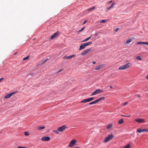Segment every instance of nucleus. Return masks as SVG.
<instances>
[{
	"mask_svg": "<svg viewBox=\"0 0 148 148\" xmlns=\"http://www.w3.org/2000/svg\"><path fill=\"white\" fill-rule=\"evenodd\" d=\"M92 36V35H91L88 38H86V39L88 41V40H89V39H90L91 37Z\"/></svg>",
	"mask_w": 148,
	"mask_h": 148,
	"instance_id": "obj_33",
	"label": "nucleus"
},
{
	"mask_svg": "<svg viewBox=\"0 0 148 148\" xmlns=\"http://www.w3.org/2000/svg\"><path fill=\"white\" fill-rule=\"evenodd\" d=\"M15 93V92H12L10 93L7 94L5 97L4 98L7 99L11 97Z\"/></svg>",
	"mask_w": 148,
	"mask_h": 148,
	"instance_id": "obj_10",
	"label": "nucleus"
},
{
	"mask_svg": "<svg viewBox=\"0 0 148 148\" xmlns=\"http://www.w3.org/2000/svg\"><path fill=\"white\" fill-rule=\"evenodd\" d=\"M119 29V28H116L115 30V32H116Z\"/></svg>",
	"mask_w": 148,
	"mask_h": 148,
	"instance_id": "obj_39",
	"label": "nucleus"
},
{
	"mask_svg": "<svg viewBox=\"0 0 148 148\" xmlns=\"http://www.w3.org/2000/svg\"><path fill=\"white\" fill-rule=\"evenodd\" d=\"M53 132L56 134H58L59 133L58 132V130H54L53 131Z\"/></svg>",
	"mask_w": 148,
	"mask_h": 148,
	"instance_id": "obj_28",
	"label": "nucleus"
},
{
	"mask_svg": "<svg viewBox=\"0 0 148 148\" xmlns=\"http://www.w3.org/2000/svg\"><path fill=\"white\" fill-rule=\"evenodd\" d=\"M148 132V129H143V132Z\"/></svg>",
	"mask_w": 148,
	"mask_h": 148,
	"instance_id": "obj_32",
	"label": "nucleus"
},
{
	"mask_svg": "<svg viewBox=\"0 0 148 148\" xmlns=\"http://www.w3.org/2000/svg\"><path fill=\"white\" fill-rule=\"evenodd\" d=\"M75 54H73L72 55L69 56H64L63 58V59L68 60L70 59H71L74 57H75Z\"/></svg>",
	"mask_w": 148,
	"mask_h": 148,
	"instance_id": "obj_9",
	"label": "nucleus"
},
{
	"mask_svg": "<svg viewBox=\"0 0 148 148\" xmlns=\"http://www.w3.org/2000/svg\"><path fill=\"white\" fill-rule=\"evenodd\" d=\"M136 44H144V42H137Z\"/></svg>",
	"mask_w": 148,
	"mask_h": 148,
	"instance_id": "obj_26",
	"label": "nucleus"
},
{
	"mask_svg": "<svg viewBox=\"0 0 148 148\" xmlns=\"http://www.w3.org/2000/svg\"><path fill=\"white\" fill-rule=\"evenodd\" d=\"M17 148H27L25 147H23L22 146H19L17 147Z\"/></svg>",
	"mask_w": 148,
	"mask_h": 148,
	"instance_id": "obj_38",
	"label": "nucleus"
},
{
	"mask_svg": "<svg viewBox=\"0 0 148 148\" xmlns=\"http://www.w3.org/2000/svg\"><path fill=\"white\" fill-rule=\"evenodd\" d=\"M86 99H84L83 100H82L81 101V103H86V102H87V101H86Z\"/></svg>",
	"mask_w": 148,
	"mask_h": 148,
	"instance_id": "obj_29",
	"label": "nucleus"
},
{
	"mask_svg": "<svg viewBox=\"0 0 148 148\" xmlns=\"http://www.w3.org/2000/svg\"><path fill=\"white\" fill-rule=\"evenodd\" d=\"M106 21V20H102L101 22L100 23H104Z\"/></svg>",
	"mask_w": 148,
	"mask_h": 148,
	"instance_id": "obj_34",
	"label": "nucleus"
},
{
	"mask_svg": "<svg viewBox=\"0 0 148 148\" xmlns=\"http://www.w3.org/2000/svg\"><path fill=\"white\" fill-rule=\"evenodd\" d=\"M112 1H111L109 2V3H112Z\"/></svg>",
	"mask_w": 148,
	"mask_h": 148,
	"instance_id": "obj_52",
	"label": "nucleus"
},
{
	"mask_svg": "<svg viewBox=\"0 0 148 148\" xmlns=\"http://www.w3.org/2000/svg\"><path fill=\"white\" fill-rule=\"evenodd\" d=\"M145 78L147 79H148V75H147L145 77Z\"/></svg>",
	"mask_w": 148,
	"mask_h": 148,
	"instance_id": "obj_47",
	"label": "nucleus"
},
{
	"mask_svg": "<svg viewBox=\"0 0 148 148\" xmlns=\"http://www.w3.org/2000/svg\"><path fill=\"white\" fill-rule=\"evenodd\" d=\"M136 96H137L138 97H140V96L139 95L137 94L136 95Z\"/></svg>",
	"mask_w": 148,
	"mask_h": 148,
	"instance_id": "obj_46",
	"label": "nucleus"
},
{
	"mask_svg": "<svg viewBox=\"0 0 148 148\" xmlns=\"http://www.w3.org/2000/svg\"><path fill=\"white\" fill-rule=\"evenodd\" d=\"M84 43L86 47L88 45H91V44H92V42H87L86 43Z\"/></svg>",
	"mask_w": 148,
	"mask_h": 148,
	"instance_id": "obj_20",
	"label": "nucleus"
},
{
	"mask_svg": "<svg viewBox=\"0 0 148 148\" xmlns=\"http://www.w3.org/2000/svg\"><path fill=\"white\" fill-rule=\"evenodd\" d=\"M88 40H87L86 39H85L83 40H82V42H86V41H87Z\"/></svg>",
	"mask_w": 148,
	"mask_h": 148,
	"instance_id": "obj_40",
	"label": "nucleus"
},
{
	"mask_svg": "<svg viewBox=\"0 0 148 148\" xmlns=\"http://www.w3.org/2000/svg\"><path fill=\"white\" fill-rule=\"evenodd\" d=\"M86 101H87V102H90V101L89 98L86 99Z\"/></svg>",
	"mask_w": 148,
	"mask_h": 148,
	"instance_id": "obj_36",
	"label": "nucleus"
},
{
	"mask_svg": "<svg viewBox=\"0 0 148 148\" xmlns=\"http://www.w3.org/2000/svg\"><path fill=\"white\" fill-rule=\"evenodd\" d=\"M66 128V126L65 125H64L61 127H58L57 128V130L58 132H62Z\"/></svg>",
	"mask_w": 148,
	"mask_h": 148,
	"instance_id": "obj_4",
	"label": "nucleus"
},
{
	"mask_svg": "<svg viewBox=\"0 0 148 148\" xmlns=\"http://www.w3.org/2000/svg\"><path fill=\"white\" fill-rule=\"evenodd\" d=\"M3 79V78H2L1 79H0V82H1V81Z\"/></svg>",
	"mask_w": 148,
	"mask_h": 148,
	"instance_id": "obj_49",
	"label": "nucleus"
},
{
	"mask_svg": "<svg viewBox=\"0 0 148 148\" xmlns=\"http://www.w3.org/2000/svg\"><path fill=\"white\" fill-rule=\"evenodd\" d=\"M92 49L91 48H90L88 49H86L82 53L81 55L83 56H85L90 51L92 50Z\"/></svg>",
	"mask_w": 148,
	"mask_h": 148,
	"instance_id": "obj_5",
	"label": "nucleus"
},
{
	"mask_svg": "<svg viewBox=\"0 0 148 148\" xmlns=\"http://www.w3.org/2000/svg\"><path fill=\"white\" fill-rule=\"evenodd\" d=\"M104 99H105V97H101L97 99L96 100H97V102H98L101 101L103 100Z\"/></svg>",
	"mask_w": 148,
	"mask_h": 148,
	"instance_id": "obj_16",
	"label": "nucleus"
},
{
	"mask_svg": "<svg viewBox=\"0 0 148 148\" xmlns=\"http://www.w3.org/2000/svg\"><path fill=\"white\" fill-rule=\"evenodd\" d=\"M103 66V64H101L97 66L95 68V70H98L102 68Z\"/></svg>",
	"mask_w": 148,
	"mask_h": 148,
	"instance_id": "obj_12",
	"label": "nucleus"
},
{
	"mask_svg": "<svg viewBox=\"0 0 148 148\" xmlns=\"http://www.w3.org/2000/svg\"><path fill=\"white\" fill-rule=\"evenodd\" d=\"M92 63L94 64H95L96 63V62L95 61H93L92 62Z\"/></svg>",
	"mask_w": 148,
	"mask_h": 148,
	"instance_id": "obj_50",
	"label": "nucleus"
},
{
	"mask_svg": "<svg viewBox=\"0 0 148 148\" xmlns=\"http://www.w3.org/2000/svg\"><path fill=\"white\" fill-rule=\"evenodd\" d=\"M113 137L114 136L112 135H109L108 137L105 138L103 142L104 143H106L112 139Z\"/></svg>",
	"mask_w": 148,
	"mask_h": 148,
	"instance_id": "obj_2",
	"label": "nucleus"
},
{
	"mask_svg": "<svg viewBox=\"0 0 148 148\" xmlns=\"http://www.w3.org/2000/svg\"><path fill=\"white\" fill-rule=\"evenodd\" d=\"M121 116H125V117H129L130 116H125V115H121Z\"/></svg>",
	"mask_w": 148,
	"mask_h": 148,
	"instance_id": "obj_44",
	"label": "nucleus"
},
{
	"mask_svg": "<svg viewBox=\"0 0 148 148\" xmlns=\"http://www.w3.org/2000/svg\"><path fill=\"white\" fill-rule=\"evenodd\" d=\"M128 102H126L125 103H124L123 105H122V106H125L126 105H127V104H128Z\"/></svg>",
	"mask_w": 148,
	"mask_h": 148,
	"instance_id": "obj_37",
	"label": "nucleus"
},
{
	"mask_svg": "<svg viewBox=\"0 0 148 148\" xmlns=\"http://www.w3.org/2000/svg\"><path fill=\"white\" fill-rule=\"evenodd\" d=\"M47 60V59H46V60H42V63H44L45 62H46V61Z\"/></svg>",
	"mask_w": 148,
	"mask_h": 148,
	"instance_id": "obj_35",
	"label": "nucleus"
},
{
	"mask_svg": "<svg viewBox=\"0 0 148 148\" xmlns=\"http://www.w3.org/2000/svg\"><path fill=\"white\" fill-rule=\"evenodd\" d=\"M89 98L90 99V101H92V100H93L94 99V98L93 97H91V98Z\"/></svg>",
	"mask_w": 148,
	"mask_h": 148,
	"instance_id": "obj_41",
	"label": "nucleus"
},
{
	"mask_svg": "<svg viewBox=\"0 0 148 148\" xmlns=\"http://www.w3.org/2000/svg\"><path fill=\"white\" fill-rule=\"evenodd\" d=\"M132 66V64L130 62H129L125 65L120 67L118 69L119 70H124Z\"/></svg>",
	"mask_w": 148,
	"mask_h": 148,
	"instance_id": "obj_1",
	"label": "nucleus"
},
{
	"mask_svg": "<svg viewBox=\"0 0 148 148\" xmlns=\"http://www.w3.org/2000/svg\"><path fill=\"white\" fill-rule=\"evenodd\" d=\"M16 53H15L14 54V55H15L16 54Z\"/></svg>",
	"mask_w": 148,
	"mask_h": 148,
	"instance_id": "obj_53",
	"label": "nucleus"
},
{
	"mask_svg": "<svg viewBox=\"0 0 148 148\" xmlns=\"http://www.w3.org/2000/svg\"><path fill=\"white\" fill-rule=\"evenodd\" d=\"M95 8V7H93L92 8L88 9L87 10L88 12H90L92 10H94Z\"/></svg>",
	"mask_w": 148,
	"mask_h": 148,
	"instance_id": "obj_24",
	"label": "nucleus"
},
{
	"mask_svg": "<svg viewBox=\"0 0 148 148\" xmlns=\"http://www.w3.org/2000/svg\"><path fill=\"white\" fill-rule=\"evenodd\" d=\"M97 100H96L94 101H93L92 102L90 103H89V105H91V104H95V103H97Z\"/></svg>",
	"mask_w": 148,
	"mask_h": 148,
	"instance_id": "obj_23",
	"label": "nucleus"
},
{
	"mask_svg": "<svg viewBox=\"0 0 148 148\" xmlns=\"http://www.w3.org/2000/svg\"><path fill=\"white\" fill-rule=\"evenodd\" d=\"M63 70V69H61L59 70V71L58 72V73H59L60 72H61V71Z\"/></svg>",
	"mask_w": 148,
	"mask_h": 148,
	"instance_id": "obj_45",
	"label": "nucleus"
},
{
	"mask_svg": "<svg viewBox=\"0 0 148 148\" xmlns=\"http://www.w3.org/2000/svg\"><path fill=\"white\" fill-rule=\"evenodd\" d=\"M85 28V27H84L83 28H82L81 30H79L78 32H81Z\"/></svg>",
	"mask_w": 148,
	"mask_h": 148,
	"instance_id": "obj_31",
	"label": "nucleus"
},
{
	"mask_svg": "<svg viewBox=\"0 0 148 148\" xmlns=\"http://www.w3.org/2000/svg\"><path fill=\"white\" fill-rule=\"evenodd\" d=\"M131 145L130 144H127V145L123 147V148H130Z\"/></svg>",
	"mask_w": 148,
	"mask_h": 148,
	"instance_id": "obj_21",
	"label": "nucleus"
},
{
	"mask_svg": "<svg viewBox=\"0 0 148 148\" xmlns=\"http://www.w3.org/2000/svg\"><path fill=\"white\" fill-rule=\"evenodd\" d=\"M76 143V141L75 139L72 140L69 144V147H71L73 146Z\"/></svg>",
	"mask_w": 148,
	"mask_h": 148,
	"instance_id": "obj_6",
	"label": "nucleus"
},
{
	"mask_svg": "<svg viewBox=\"0 0 148 148\" xmlns=\"http://www.w3.org/2000/svg\"><path fill=\"white\" fill-rule=\"evenodd\" d=\"M135 59L138 60H141L142 58L140 56H137L135 58Z\"/></svg>",
	"mask_w": 148,
	"mask_h": 148,
	"instance_id": "obj_19",
	"label": "nucleus"
},
{
	"mask_svg": "<svg viewBox=\"0 0 148 148\" xmlns=\"http://www.w3.org/2000/svg\"><path fill=\"white\" fill-rule=\"evenodd\" d=\"M103 92V90L99 89H98L95 90L94 92L92 93L91 96H93L99 93H102Z\"/></svg>",
	"mask_w": 148,
	"mask_h": 148,
	"instance_id": "obj_3",
	"label": "nucleus"
},
{
	"mask_svg": "<svg viewBox=\"0 0 148 148\" xmlns=\"http://www.w3.org/2000/svg\"><path fill=\"white\" fill-rule=\"evenodd\" d=\"M133 40V38H131L128 39L126 42V43L127 44H129Z\"/></svg>",
	"mask_w": 148,
	"mask_h": 148,
	"instance_id": "obj_17",
	"label": "nucleus"
},
{
	"mask_svg": "<svg viewBox=\"0 0 148 148\" xmlns=\"http://www.w3.org/2000/svg\"><path fill=\"white\" fill-rule=\"evenodd\" d=\"M50 140V137L49 136H44L41 138V140L43 141H47Z\"/></svg>",
	"mask_w": 148,
	"mask_h": 148,
	"instance_id": "obj_11",
	"label": "nucleus"
},
{
	"mask_svg": "<svg viewBox=\"0 0 148 148\" xmlns=\"http://www.w3.org/2000/svg\"><path fill=\"white\" fill-rule=\"evenodd\" d=\"M112 124H110L108 125L107 127V128L108 129H109L112 126Z\"/></svg>",
	"mask_w": 148,
	"mask_h": 148,
	"instance_id": "obj_25",
	"label": "nucleus"
},
{
	"mask_svg": "<svg viewBox=\"0 0 148 148\" xmlns=\"http://www.w3.org/2000/svg\"><path fill=\"white\" fill-rule=\"evenodd\" d=\"M144 45H148V42H144Z\"/></svg>",
	"mask_w": 148,
	"mask_h": 148,
	"instance_id": "obj_42",
	"label": "nucleus"
},
{
	"mask_svg": "<svg viewBox=\"0 0 148 148\" xmlns=\"http://www.w3.org/2000/svg\"><path fill=\"white\" fill-rule=\"evenodd\" d=\"M134 121L138 123H143L145 122V120L144 119L140 118L136 119Z\"/></svg>",
	"mask_w": 148,
	"mask_h": 148,
	"instance_id": "obj_8",
	"label": "nucleus"
},
{
	"mask_svg": "<svg viewBox=\"0 0 148 148\" xmlns=\"http://www.w3.org/2000/svg\"><path fill=\"white\" fill-rule=\"evenodd\" d=\"M95 36L96 37H97V36L98 35V33H96L95 34Z\"/></svg>",
	"mask_w": 148,
	"mask_h": 148,
	"instance_id": "obj_48",
	"label": "nucleus"
},
{
	"mask_svg": "<svg viewBox=\"0 0 148 148\" xmlns=\"http://www.w3.org/2000/svg\"><path fill=\"white\" fill-rule=\"evenodd\" d=\"M136 132H138L139 133H140L141 132H143V129H138L137 130Z\"/></svg>",
	"mask_w": 148,
	"mask_h": 148,
	"instance_id": "obj_18",
	"label": "nucleus"
},
{
	"mask_svg": "<svg viewBox=\"0 0 148 148\" xmlns=\"http://www.w3.org/2000/svg\"><path fill=\"white\" fill-rule=\"evenodd\" d=\"M115 4V3H112V4L109 7H108L107 8V10H106V11H108L109 10H110L111 8H112L113 7L114 5Z\"/></svg>",
	"mask_w": 148,
	"mask_h": 148,
	"instance_id": "obj_14",
	"label": "nucleus"
},
{
	"mask_svg": "<svg viewBox=\"0 0 148 148\" xmlns=\"http://www.w3.org/2000/svg\"><path fill=\"white\" fill-rule=\"evenodd\" d=\"M86 46L85 45L84 43L83 44L81 45L79 47V50H82L84 49L86 47Z\"/></svg>",
	"mask_w": 148,
	"mask_h": 148,
	"instance_id": "obj_13",
	"label": "nucleus"
},
{
	"mask_svg": "<svg viewBox=\"0 0 148 148\" xmlns=\"http://www.w3.org/2000/svg\"><path fill=\"white\" fill-rule=\"evenodd\" d=\"M59 34V33L58 32H56L51 36L50 39L52 40L53 38L56 37Z\"/></svg>",
	"mask_w": 148,
	"mask_h": 148,
	"instance_id": "obj_7",
	"label": "nucleus"
},
{
	"mask_svg": "<svg viewBox=\"0 0 148 148\" xmlns=\"http://www.w3.org/2000/svg\"><path fill=\"white\" fill-rule=\"evenodd\" d=\"M45 126H38L37 127V129L38 130H43L45 129Z\"/></svg>",
	"mask_w": 148,
	"mask_h": 148,
	"instance_id": "obj_15",
	"label": "nucleus"
},
{
	"mask_svg": "<svg viewBox=\"0 0 148 148\" xmlns=\"http://www.w3.org/2000/svg\"><path fill=\"white\" fill-rule=\"evenodd\" d=\"M123 122V119H121L119 120L118 121V123L119 124H121Z\"/></svg>",
	"mask_w": 148,
	"mask_h": 148,
	"instance_id": "obj_22",
	"label": "nucleus"
},
{
	"mask_svg": "<svg viewBox=\"0 0 148 148\" xmlns=\"http://www.w3.org/2000/svg\"><path fill=\"white\" fill-rule=\"evenodd\" d=\"M29 56H28L24 58L23 59V61H25V60L29 58Z\"/></svg>",
	"mask_w": 148,
	"mask_h": 148,
	"instance_id": "obj_27",
	"label": "nucleus"
},
{
	"mask_svg": "<svg viewBox=\"0 0 148 148\" xmlns=\"http://www.w3.org/2000/svg\"><path fill=\"white\" fill-rule=\"evenodd\" d=\"M87 20H85L84 23H82V25H84V24H85L87 22Z\"/></svg>",
	"mask_w": 148,
	"mask_h": 148,
	"instance_id": "obj_43",
	"label": "nucleus"
},
{
	"mask_svg": "<svg viewBox=\"0 0 148 148\" xmlns=\"http://www.w3.org/2000/svg\"><path fill=\"white\" fill-rule=\"evenodd\" d=\"M110 88H113V87L112 86H110Z\"/></svg>",
	"mask_w": 148,
	"mask_h": 148,
	"instance_id": "obj_51",
	"label": "nucleus"
},
{
	"mask_svg": "<svg viewBox=\"0 0 148 148\" xmlns=\"http://www.w3.org/2000/svg\"><path fill=\"white\" fill-rule=\"evenodd\" d=\"M25 135L26 136H28L29 134V133L27 132H24Z\"/></svg>",
	"mask_w": 148,
	"mask_h": 148,
	"instance_id": "obj_30",
	"label": "nucleus"
}]
</instances>
